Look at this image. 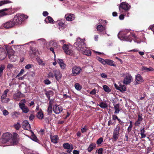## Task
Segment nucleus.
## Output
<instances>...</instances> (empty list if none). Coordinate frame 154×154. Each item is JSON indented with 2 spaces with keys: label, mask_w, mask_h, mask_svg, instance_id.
<instances>
[{
  "label": "nucleus",
  "mask_w": 154,
  "mask_h": 154,
  "mask_svg": "<svg viewBox=\"0 0 154 154\" xmlns=\"http://www.w3.org/2000/svg\"><path fill=\"white\" fill-rule=\"evenodd\" d=\"M18 134L15 133H14L13 135L9 133H5L2 136L1 142L3 143H6L10 141L11 145H16L18 143Z\"/></svg>",
  "instance_id": "obj_1"
},
{
  "label": "nucleus",
  "mask_w": 154,
  "mask_h": 154,
  "mask_svg": "<svg viewBox=\"0 0 154 154\" xmlns=\"http://www.w3.org/2000/svg\"><path fill=\"white\" fill-rule=\"evenodd\" d=\"M118 36L121 40H125L131 42L132 41V37L134 36V35L127 30L120 32L118 34Z\"/></svg>",
  "instance_id": "obj_2"
},
{
  "label": "nucleus",
  "mask_w": 154,
  "mask_h": 154,
  "mask_svg": "<svg viewBox=\"0 0 154 154\" xmlns=\"http://www.w3.org/2000/svg\"><path fill=\"white\" fill-rule=\"evenodd\" d=\"M84 42V39L78 38L74 43V46L79 51H83L86 48V45Z\"/></svg>",
  "instance_id": "obj_3"
},
{
  "label": "nucleus",
  "mask_w": 154,
  "mask_h": 154,
  "mask_svg": "<svg viewBox=\"0 0 154 154\" xmlns=\"http://www.w3.org/2000/svg\"><path fill=\"white\" fill-rule=\"evenodd\" d=\"M28 16L23 14H17L14 17L13 21L14 24L17 25L21 24L22 22L28 18Z\"/></svg>",
  "instance_id": "obj_4"
},
{
  "label": "nucleus",
  "mask_w": 154,
  "mask_h": 154,
  "mask_svg": "<svg viewBox=\"0 0 154 154\" xmlns=\"http://www.w3.org/2000/svg\"><path fill=\"white\" fill-rule=\"evenodd\" d=\"M55 77L56 79L58 81L60 79L62 75L60 73V71L57 69H54L53 72H50L48 74V78H53Z\"/></svg>",
  "instance_id": "obj_5"
},
{
  "label": "nucleus",
  "mask_w": 154,
  "mask_h": 154,
  "mask_svg": "<svg viewBox=\"0 0 154 154\" xmlns=\"http://www.w3.org/2000/svg\"><path fill=\"white\" fill-rule=\"evenodd\" d=\"M120 128L119 125H117L116 128L113 130V135L112 138V140L114 141H116L118 139L119 136V132Z\"/></svg>",
  "instance_id": "obj_6"
},
{
  "label": "nucleus",
  "mask_w": 154,
  "mask_h": 154,
  "mask_svg": "<svg viewBox=\"0 0 154 154\" xmlns=\"http://www.w3.org/2000/svg\"><path fill=\"white\" fill-rule=\"evenodd\" d=\"M62 48L64 52L67 55H73V52L71 49H69V46L68 45L64 44L62 46Z\"/></svg>",
  "instance_id": "obj_7"
},
{
  "label": "nucleus",
  "mask_w": 154,
  "mask_h": 154,
  "mask_svg": "<svg viewBox=\"0 0 154 154\" xmlns=\"http://www.w3.org/2000/svg\"><path fill=\"white\" fill-rule=\"evenodd\" d=\"M29 54L31 57L33 58L35 57L38 56L37 54H38V52L35 48L30 47V49L29 51Z\"/></svg>",
  "instance_id": "obj_8"
},
{
  "label": "nucleus",
  "mask_w": 154,
  "mask_h": 154,
  "mask_svg": "<svg viewBox=\"0 0 154 154\" xmlns=\"http://www.w3.org/2000/svg\"><path fill=\"white\" fill-rule=\"evenodd\" d=\"M130 8V6L128 3L125 2L121 3L119 7V10L121 8L125 11H128Z\"/></svg>",
  "instance_id": "obj_9"
},
{
  "label": "nucleus",
  "mask_w": 154,
  "mask_h": 154,
  "mask_svg": "<svg viewBox=\"0 0 154 154\" xmlns=\"http://www.w3.org/2000/svg\"><path fill=\"white\" fill-rule=\"evenodd\" d=\"M81 70L82 69L81 68L77 66H74L72 68V72L74 76L79 75Z\"/></svg>",
  "instance_id": "obj_10"
},
{
  "label": "nucleus",
  "mask_w": 154,
  "mask_h": 154,
  "mask_svg": "<svg viewBox=\"0 0 154 154\" xmlns=\"http://www.w3.org/2000/svg\"><path fill=\"white\" fill-rule=\"evenodd\" d=\"M8 52V55L10 60L12 62H15L17 58V57L14 55V51L13 50L11 51V52Z\"/></svg>",
  "instance_id": "obj_11"
},
{
  "label": "nucleus",
  "mask_w": 154,
  "mask_h": 154,
  "mask_svg": "<svg viewBox=\"0 0 154 154\" xmlns=\"http://www.w3.org/2000/svg\"><path fill=\"white\" fill-rule=\"evenodd\" d=\"M53 111L56 114H58L60 113L63 110L62 107L60 106L55 105L53 107Z\"/></svg>",
  "instance_id": "obj_12"
},
{
  "label": "nucleus",
  "mask_w": 154,
  "mask_h": 154,
  "mask_svg": "<svg viewBox=\"0 0 154 154\" xmlns=\"http://www.w3.org/2000/svg\"><path fill=\"white\" fill-rule=\"evenodd\" d=\"M21 125L22 128L24 129L29 130L31 129L30 125L28 121L26 120L23 121Z\"/></svg>",
  "instance_id": "obj_13"
},
{
  "label": "nucleus",
  "mask_w": 154,
  "mask_h": 154,
  "mask_svg": "<svg viewBox=\"0 0 154 154\" xmlns=\"http://www.w3.org/2000/svg\"><path fill=\"white\" fill-rule=\"evenodd\" d=\"M13 20H10L5 23L3 26L5 28L8 29L12 27L14 25Z\"/></svg>",
  "instance_id": "obj_14"
},
{
  "label": "nucleus",
  "mask_w": 154,
  "mask_h": 154,
  "mask_svg": "<svg viewBox=\"0 0 154 154\" xmlns=\"http://www.w3.org/2000/svg\"><path fill=\"white\" fill-rule=\"evenodd\" d=\"M6 56V52L4 49L0 48V60H4Z\"/></svg>",
  "instance_id": "obj_15"
},
{
  "label": "nucleus",
  "mask_w": 154,
  "mask_h": 154,
  "mask_svg": "<svg viewBox=\"0 0 154 154\" xmlns=\"http://www.w3.org/2000/svg\"><path fill=\"white\" fill-rule=\"evenodd\" d=\"M143 120V118L142 117V115H138V118L134 124L135 126L136 127L139 126Z\"/></svg>",
  "instance_id": "obj_16"
},
{
  "label": "nucleus",
  "mask_w": 154,
  "mask_h": 154,
  "mask_svg": "<svg viewBox=\"0 0 154 154\" xmlns=\"http://www.w3.org/2000/svg\"><path fill=\"white\" fill-rule=\"evenodd\" d=\"M66 19L67 20L71 21L75 19V16L73 14H66L65 15Z\"/></svg>",
  "instance_id": "obj_17"
},
{
  "label": "nucleus",
  "mask_w": 154,
  "mask_h": 154,
  "mask_svg": "<svg viewBox=\"0 0 154 154\" xmlns=\"http://www.w3.org/2000/svg\"><path fill=\"white\" fill-rule=\"evenodd\" d=\"M132 77L130 75L126 76L124 78L123 83L124 84H128L131 82Z\"/></svg>",
  "instance_id": "obj_18"
},
{
  "label": "nucleus",
  "mask_w": 154,
  "mask_h": 154,
  "mask_svg": "<svg viewBox=\"0 0 154 154\" xmlns=\"http://www.w3.org/2000/svg\"><path fill=\"white\" fill-rule=\"evenodd\" d=\"M153 70V69L151 67L149 68H147L145 66H142L141 67V70L144 72L152 71Z\"/></svg>",
  "instance_id": "obj_19"
},
{
  "label": "nucleus",
  "mask_w": 154,
  "mask_h": 154,
  "mask_svg": "<svg viewBox=\"0 0 154 154\" xmlns=\"http://www.w3.org/2000/svg\"><path fill=\"white\" fill-rule=\"evenodd\" d=\"M36 116L40 120H42L43 119L44 115L41 109H40L39 111L37 112Z\"/></svg>",
  "instance_id": "obj_20"
},
{
  "label": "nucleus",
  "mask_w": 154,
  "mask_h": 154,
  "mask_svg": "<svg viewBox=\"0 0 154 154\" xmlns=\"http://www.w3.org/2000/svg\"><path fill=\"white\" fill-rule=\"evenodd\" d=\"M136 80L137 84L139 83H138L137 82V81L140 82H143L144 81L141 75L140 74H138L136 76Z\"/></svg>",
  "instance_id": "obj_21"
},
{
  "label": "nucleus",
  "mask_w": 154,
  "mask_h": 154,
  "mask_svg": "<svg viewBox=\"0 0 154 154\" xmlns=\"http://www.w3.org/2000/svg\"><path fill=\"white\" fill-rule=\"evenodd\" d=\"M58 138L57 135H54L53 137H50V139L51 142L54 144H56L57 143V140H58Z\"/></svg>",
  "instance_id": "obj_22"
},
{
  "label": "nucleus",
  "mask_w": 154,
  "mask_h": 154,
  "mask_svg": "<svg viewBox=\"0 0 154 154\" xmlns=\"http://www.w3.org/2000/svg\"><path fill=\"white\" fill-rule=\"evenodd\" d=\"M47 112L48 115H50L52 112V108L51 101L50 100L49 102V105L48 106L47 109Z\"/></svg>",
  "instance_id": "obj_23"
},
{
  "label": "nucleus",
  "mask_w": 154,
  "mask_h": 154,
  "mask_svg": "<svg viewBox=\"0 0 154 154\" xmlns=\"http://www.w3.org/2000/svg\"><path fill=\"white\" fill-rule=\"evenodd\" d=\"M57 62L61 68L62 69H64L66 65L64 63L63 60L62 59H59Z\"/></svg>",
  "instance_id": "obj_24"
},
{
  "label": "nucleus",
  "mask_w": 154,
  "mask_h": 154,
  "mask_svg": "<svg viewBox=\"0 0 154 154\" xmlns=\"http://www.w3.org/2000/svg\"><path fill=\"white\" fill-rule=\"evenodd\" d=\"M20 108L21 109L22 112L24 113H27L29 111V109L26 106H20Z\"/></svg>",
  "instance_id": "obj_25"
},
{
  "label": "nucleus",
  "mask_w": 154,
  "mask_h": 154,
  "mask_svg": "<svg viewBox=\"0 0 154 154\" xmlns=\"http://www.w3.org/2000/svg\"><path fill=\"white\" fill-rule=\"evenodd\" d=\"M105 29V26H103L102 25L100 24L97 26V30L100 32H103Z\"/></svg>",
  "instance_id": "obj_26"
},
{
  "label": "nucleus",
  "mask_w": 154,
  "mask_h": 154,
  "mask_svg": "<svg viewBox=\"0 0 154 154\" xmlns=\"http://www.w3.org/2000/svg\"><path fill=\"white\" fill-rule=\"evenodd\" d=\"M45 21L46 23H54V21L53 18L49 16H48L45 19Z\"/></svg>",
  "instance_id": "obj_27"
},
{
  "label": "nucleus",
  "mask_w": 154,
  "mask_h": 154,
  "mask_svg": "<svg viewBox=\"0 0 154 154\" xmlns=\"http://www.w3.org/2000/svg\"><path fill=\"white\" fill-rule=\"evenodd\" d=\"M114 62L112 60L109 59H106V64L109 66H116V65L114 63Z\"/></svg>",
  "instance_id": "obj_28"
},
{
  "label": "nucleus",
  "mask_w": 154,
  "mask_h": 154,
  "mask_svg": "<svg viewBox=\"0 0 154 154\" xmlns=\"http://www.w3.org/2000/svg\"><path fill=\"white\" fill-rule=\"evenodd\" d=\"M54 93L53 91L51 90L49 91H45V94L46 95L47 97L48 98V100H49L50 99L51 95H53Z\"/></svg>",
  "instance_id": "obj_29"
},
{
  "label": "nucleus",
  "mask_w": 154,
  "mask_h": 154,
  "mask_svg": "<svg viewBox=\"0 0 154 154\" xmlns=\"http://www.w3.org/2000/svg\"><path fill=\"white\" fill-rule=\"evenodd\" d=\"M58 25L59 28L60 30L64 29L66 26L65 24L62 21L59 22Z\"/></svg>",
  "instance_id": "obj_30"
},
{
  "label": "nucleus",
  "mask_w": 154,
  "mask_h": 154,
  "mask_svg": "<svg viewBox=\"0 0 154 154\" xmlns=\"http://www.w3.org/2000/svg\"><path fill=\"white\" fill-rule=\"evenodd\" d=\"M114 106V107L115 109V114H116L117 113H119V112L120 111V110L119 109V104H116V105H113Z\"/></svg>",
  "instance_id": "obj_31"
},
{
  "label": "nucleus",
  "mask_w": 154,
  "mask_h": 154,
  "mask_svg": "<svg viewBox=\"0 0 154 154\" xmlns=\"http://www.w3.org/2000/svg\"><path fill=\"white\" fill-rule=\"evenodd\" d=\"M5 68V66L4 65L1 64L0 65V77H1L2 76L3 73V70Z\"/></svg>",
  "instance_id": "obj_32"
},
{
  "label": "nucleus",
  "mask_w": 154,
  "mask_h": 154,
  "mask_svg": "<svg viewBox=\"0 0 154 154\" xmlns=\"http://www.w3.org/2000/svg\"><path fill=\"white\" fill-rule=\"evenodd\" d=\"M82 51L83 54L85 55L89 56L91 55V52L89 50H87L86 48L83 51Z\"/></svg>",
  "instance_id": "obj_33"
},
{
  "label": "nucleus",
  "mask_w": 154,
  "mask_h": 154,
  "mask_svg": "<svg viewBox=\"0 0 154 154\" xmlns=\"http://www.w3.org/2000/svg\"><path fill=\"white\" fill-rule=\"evenodd\" d=\"M145 132L144 128L140 130V135L142 138H144L146 137V135L145 134Z\"/></svg>",
  "instance_id": "obj_34"
},
{
  "label": "nucleus",
  "mask_w": 154,
  "mask_h": 154,
  "mask_svg": "<svg viewBox=\"0 0 154 154\" xmlns=\"http://www.w3.org/2000/svg\"><path fill=\"white\" fill-rule=\"evenodd\" d=\"M8 9L7 8H5L3 9L0 10V16H1L6 15L7 14L5 12V11L8 10Z\"/></svg>",
  "instance_id": "obj_35"
},
{
  "label": "nucleus",
  "mask_w": 154,
  "mask_h": 154,
  "mask_svg": "<svg viewBox=\"0 0 154 154\" xmlns=\"http://www.w3.org/2000/svg\"><path fill=\"white\" fill-rule=\"evenodd\" d=\"M63 147L65 149H70V145L68 143H65L63 144Z\"/></svg>",
  "instance_id": "obj_36"
},
{
  "label": "nucleus",
  "mask_w": 154,
  "mask_h": 154,
  "mask_svg": "<svg viewBox=\"0 0 154 154\" xmlns=\"http://www.w3.org/2000/svg\"><path fill=\"white\" fill-rule=\"evenodd\" d=\"M20 115V113L17 112H14L11 114L12 117L14 118H16L18 117V116Z\"/></svg>",
  "instance_id": "obj_37"
},
{
  "label": "nucleus",
  "mask_w": 154,
  "mask_h": 154,
  "mask_svg": "<svg viewBox=\"0 0 154 154\" xmlns=\"http://www.w3.org/2000/svg\"><path fill=\"white\" fill-rule=\"evenodd\" d=\"M120 86L118 89V90L120 91L121 92L124 91H126V88L124 85H120Z\"/></svg>",
  "instance_id": "obj_38"
},
{
  "label": "nucleus",
  "mask_w": 154,
  "mask_h": 154,
  "mask_svg": "<svg viewBox=\"0 0 154 154\" xmlns=\"http://www.w3.org/2000/svg\"><path fill=\"white\" fill-rule=\"evenodd\" d=\"M11 3V2L9 0H2L0 1V6L3 5Z\"/></svg>",
  "instance_id": "obj_39"
},
{
  "label": "nucleus",
  "mask_w": 154,
  "mask_h": 154,
  "mask_svg": "<svg viewBox=\"0 0 154 154\" xmlns=\"http://www.w3.org/2000/svg\"><path fill=\"white\" fill-rule=\"evenodd\" d=\"M103 87L104 91L108 93H109L111 91V90L106 85H104L103 86Z\"/></svg>",
  "instance_id": "obj_40"
},
{
  "label": "nucleus",
  "mask_w": 154,
  "mask_h": 154,
  "mask_svg": "<svg viewBox=\"0 0 154 154\" xmlns=\"http://www.w3.org/2000/svg\"><path fill=\"white\" fill-rule=\"evenodd\" d=\"M23 94L20 91L18 92L16 94H15L14 96V98L16 97L15 98V99H16L17 98L21 97L22 96Z\"/></svg>",
  "instance_id": "obj_41"
},
{
  "label": "nucleus",
  "mask_w": 154,
  "mask_h": 154,
  "mask_svg": "<svg viewBox=\"0 0 154 154\" xmlns=\"http://www.w3.org/2000/svg\"><path fill=\"white\" fill-rule=\"evenodd\" d=\"M99 106L102 108H105L107 107L108 106L105 103L102 102L100 103Z\"/></svg>",
  "instance_id": "obj_42"
},
{
  "label": "nucleus",
  "mask_w": 154,
  "mask_h": 154,
  "mask_svg": "<svg viewBox=\"0 0 154 154\" xmlns=\"http://www.w3.org/2000/svg\"><path fill=\"white\" fill-rule=\"evenodd\" d=\"M98 60L103 64V65H105L106 64V60H104V59L100 58V57H98Z\"/></svg>",
  "instance_id": "obj_43"
},
{
  "label": "nucleus",
  "mask_w": 154,
  "mask_h": 154,
  "mask_svg": "<svg viewBox=\"0 0 154 154\" xmlns=\"http://www.w3.org/2000/svg\"><path fill=\"white\" fill-rule=\"evenodd\" d=\"M129 121H130V125L127 129V131L128 133L130 132L131 131V130L133 126L132 122L131 121H130V120Z\"/></svg>",
  "instance_id": "obj_44"
},
{
  "label": "nucleus",
  "mask_w": 154,
  "mask_h": 154,
  "mask_svg": "<svg viewBox=\"0 0 154 154\" xmlns=\"http://www.w3.org/2000/svg\"><path fill=\"white\" fill-rule=\"evenodd\" d=\"M31 137L32 139L35 141L37 142V141L38 140L37 137L34 134V133L33 132H32V134L31 136Z\"/></svg>",
  "instance_id": "obj_45"
},
{
  "label": "nucleus",
  "mask_w": 154,
  "mask_h": 154,
  "mask_svg": "<svg viewBox=\"0 0 154 154\" xmlns=\"http://www.w3.org/2000/svg\"><path fill=\"white\" fill-rule=\"evenodd\" d=\"M50 45L51 46L55 47L57 45L56 42L54 40H51L50 42Z\"/></svg>",
  "instance_id": "obj_46"
},
{
  "label": "nucleus",
  "mask_w": 154,
  "mask_h": 154,
  "mask_svg": "<svg viewBox=\"0 0 154 154\" xmlns=\"http://www.w3.org/2000/svg\"><path fill=\"white\" fill-rule=\"evenodd\" d=\"M75 89L78 90H80L82 88V87L78 83H76L75 85Z\"/></svg>",
  "instance_id": "obj_47"
},
{
  "label": "nucleus",
  "mask_w": 154,
  "mask_h": 154,
  "mask_svg": "<svg viewBox=\"0 0 154 154\" xmlns=\"http://www.w3.org/2000/svg\"><path fill=\"white\" fill-rule=\"evenodd\" d=\"M103 138L102 137H101L97 140V144L100 145L103 142Z\"/></svg>",
  "instance_id": "obj_48"
},
{
  "label": "nucleus",
  "mask_w": 154,
  "mask_h": 154,
  "mask_svg": "<svg viewBox=\"0 0 154 154\" xmlns=\"http://www.w3.org/2000/svg\"><path fill=\"white\" fill-rule=\"evenodd\" d=\"M14 127L17 130H19L21 127V125L19 122H17L16 124L14 125Z\"/></svg>",
  "instance_id": "obj_49"
},
{
  "label": "nucleus",
  "mask_w": 154,
  "mask_h": 154,
  "mask_svg": "<svg viewBox=\"0 0 154 154\" xmlns=\"http://www.w3.org/2000/svg\"><path fill=\"white\" fill-rule=\"evenodd\" d=\"M26 103V100L25 99L22 100L19 103V106H25V104Z\"/></svg>",
  "instance_id": "obj_50"
},
{
  "label": "nucleus",
  "mask_w": 154,
  "mask_h": 154,
  "mask_svg": "<svg viewBox=\"0 0 154 154\" xmlns=\"http://www.w3.org/2000/svg\"><path fill=\"white\" fill-rule=\"evenodd\" d=\"M7 96L2 94L1 97V101L3 103H6L5 99H6Z\"/></svg>",
  "instance_id": "obj_51"
},
{
  "label": "nucleus",
  "mask_w": 154,
  "mask_h": 154,
  "mask_svg": "<svg viewBox=\"0 0 154 154\" xmlns=\"http://www.w3.org/2000/svg\"><path fill=\"white\" fill-rule=\"evenodd\" d=\"M24 70L22 69L21 70L20 72L16 76V77H17L20 76L22 75L24 73Z\"/></svg>",
  "instance_id": "obj_52"
},
{
  "label": "nucleus",
  "mask_w": 154,
  "mask_h": 154,
  "mask_svg": "<svg viewBox=\"0 0 154 154\" xmlns=\"http://www.w3.org/2000/svg\"><path fill=\"white\" fill-rule=\"evenodd\" d=\"M44 83L45 85H49L51 83V81L49 79H45L44 81Z\"/></svg>",
  "instance_id": "obj_53"
},
{
  "label": "nucleus",
  "mask_w": 154,
  "mask_h": 154,
  "mask_svg": "<svg viewBox=\"0 0 154 154\" xmlns=\"http://www.w3.org/2000/svg\"><path fill=\"white\" fill-rule=\"evenodd\" d=\"M87 130V127L86 126H85L83 128H82L81 132L82 133L85 132Z\"/></svg>",
  "instance_id": "obj_54"
},
{
  "label": "nucleus",
  "mask_w": 154,
  "mask_h": 154,
  "mask_svg": "<svg viewBox=\"0 0 154 154\" xmlns=\"http://www.w3.org/2000/svg\"><path fill=\"white\" fill-rule=\"evenodd\" d=\"M35 118V116L32 114H31L29 117V120L30 121H32Z\"/></svg>",
  "instance_id": "obj_55"
},
{
  "label": "nucleus",
  "mask_w": 154,
  "mask_h": 154,
  "mask_svg": "<svg viewBox=\"0 0 154 154\" xmlns=\"http://www.w3.org/2000/svg\"><path fill=\"white\" fill-rule=\"evenodd\" d=\"M3 114L4 116H7L9 114L8 111L6 109H4L3 111Z\"/></svg>",
  "instance_id": "obj_56"
},
{
  "label": "nucleus",
  "mask_w": 154,
  "mask_h": 154,
  "mask_svg": "<svg viewBox=\"0 0 154 154\" xmlns=\"http://www.w3.org/2000/svg\"><path fill=\"white\" fill-rule=\"evenodd\" d=\"M97 151L98 154H102L103 151V149L102 148H100L98 150L97 149Z\"/></svg>",
  "instance_id": "obj_57"
},
{
  "label": "nucleus",
  "mask_w": 154,
  "mask_h": 154,
  "mask_svg": "<svg viewBox=\"0 0 154 154\" xmlns=\"http://www.w3.org/2000/svg\"><path fill=\"white\" fill-rule=\"evenodd\" d=\"M99 21L100 23H104L105 24H106L107 23L106 21L102 20H99Z\"/></svg>",
  "instance_id": "obj_58"
},
{
  "label": "nucleus",
  "mask_w": 154,
  "mask_h": 154,
  "mask_svg": "<svg viewBox=\"0 0 154 154\" xmlns=\"http://www.w3.org/2000/svg\"><path fill=\"white\" fill-rule=\"evenodd\" d=\"M100 75L101 77L104 78H107V75L104 73H102Z\"/></svg>",
  "instance_id": "obj_59"
},
{
  "label": "nucleus",
  "mask_w": 154,
  "mask_h": 154,
  "mask_svg": "<svg viewBox=\"0 0 154 154\" xmlns=\"http://www.w3.org/2000/svg\"><path fill=\"white\" fill-rule=\"evenodd\" d=\"M112 119L113 120H115L116 119H117V120H118V119H119L118 118V117H117V116L116 115H113L112 116Z\"/></svg>",
  "instance_id": "obj_60"
},
{
  "label": "nucleus",
  "mask_w": 154,
  "mask_h": 154,
  "mask_svg": "<svg viewBox=\"0 0 154 154\" xmlns=\"http://www.w3.org/2000/svg\"><path fill=\"white\" fill-rule=\"evenodd\" d=\"M119 121V124L121 125H124V122H123L121 120L119 119H118V120Z\"/></svg>",
  "instance_id": "obj_61"
},
{
  "label": "nucleus",
  "mask_w": 154,
  "mask_h": 154,
  "mask_svg": "<svg viewBox=\"0 0 154 154\" xmlns=\"http://www.w3.org/2000/svg\"><path fill=\"white\" fill-rule=\"evenodd\" d=\"M124 15L122 14L119 16V18L121 20H122L124 19Z\"/></svg>",
  "instance_id": "obj_62"
},
{
  "label": "nucleus",
  "mask_w": 154,
  "mask_h": 154,
  "mask_svg": "<svg viewBox=\"0 0 154 154\" xmlns=\"http://www.w3.org/2000/svg\"><path fill=\"white\" fill-rule=\"evenodd\" d=\"M25 68L27 69H29L31 68L32 65L31 64H28L25 66Z\"/></svg>",
  "instance_id": "obj_63"
},
{
  "label": "nucleus",
  "mask_w": 154,
  "mask_h": 154,
  "mask_svg": "<svg viewBox=\"0 0 154 154\" xmlns=\"http://www.w3.org/2000/svg\"><path fill=\"white\" fill-rule=\"evenodd\" d=\"M73 154H79V151L75 150L73 151Z\"/></svg>",
  "instance_id": "obj_64"
}]
</instances>
